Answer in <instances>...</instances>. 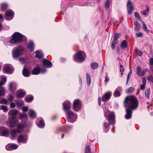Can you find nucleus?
Segmentation results:
<instances>
[{
  "label": "nucleus",
  "mask_w": 153,
  "mask_h": 153,
  "mask_svg": "<svg viewBox=\"0 0 153 153\" xmlns=\"http://www.w3.org/2000/svg\"><path fill=\"white\" fill-rule=\"evenodd\" d=\"M138 105V101L134 96H131L127 97L125 99L124 106L126 108V114L125 117L126 119H129L131 117L132 111L136 109Z\"/></svg>",
  "instance_id": "nucleus-1"
},
{
  "label": "nucleus",
  "mask_w": 153,
  "mask_h": 153,
  "mask_svg": "<svg viewBox=\"0 0 153 153\" xmlns=\"http://www.w3.org/2000/svg\"><path fill=\"white\" fill-rule=\"evenodd\" d=\"M63 105L65 112L68 113V121L71 123L74 122L76 120L77 116L76 114H74L73 112L70 111V102L68 100L64 102Z\"/></svg>",
  "instance_id": "nucleus-2"
},
{
  "label": "nucleus",
  "mask_w": 153,
  "mask_h": 153,
  "mask_svg": "<svg viewBox=\"0 0 153 153\" xmlns=\"http://www.w3.org/2000/svg\"><path fill=\"white\" fill-rule=\"evenodd\" d=\"M25 39L26 38L24 35L19 33L15 32L12 35L10 42L12 44L16 43Z\"/></svg>",
  "instance_id": "nucleus-3"
},
{
  "label": "nucleus",
  "mask_w": 153,
  "mask_h": 153,
  "mask_svg": "<svg viewBox=\"0 0 153 153\" xmlns=\"http://www.w3.org/2000/svg\"><path fill=\"white\" fill-rule=\"evenodd\" d=\"M17 114V111L15 110L10 111L9 112V114L11 116V120L9 123L10 127H13L16 126L17 120L15 118Z\"/></svg>",
  "instance_id": "nucleus-4"
},
{
  "label": "nucleus",
  "mask_w": 153,
  "mask_h": 153,
  "mask_svg": "<svg viewBox=\"0 0 153 153\" xmlns=\"http://www.w3.org/2000/svg\"><path fill=\"white\" fill-rule=\"evenodd\" d=\"M24 51L23 47L19 46L14 48L12 51V55L14 59L17 58L23 55Z\"/></svg>",
  "instance_id": "nucleus-5"
},
{
  "label": "nucleus",
  "mask_w": 153,
  "mask_h": 153,
  "mask_svg": "<svg viewBox=\"0 0 153 153\" xmlns=\"http://www.w3.org/2000/svg\"><path fill=\"white\" fill-rule=\"evenodd\" d=\"M85 59V54L83 51H79L74 55V61L78 62H82L84 61Z\"/></svg>",
  "instance_id": "nucleus-6"
},
{
  "label": "nucleus",
  "mask_w": 153,
  "mask_h": 153,
  "mask_svg": "<svg viewBox=\"0 0 153 153\" xmlns=\"http://www.w3.org/2000/svg\"><path fill=\"white\" fill-rule=\"evenodd\" d=\"M104 116L109 122L110 124L113 123L115 119V114L113 112H111L109 110L104 111Z\"/></svg>",
  "instance_id": "nucleus-7"
},
{
  "label": "nucleus",
  "mask_w": 153,
  "mask_h": 153,
  "mask_svg": "<svg viewBox=\"0 0 153 153\" xmlns=\"http://www.w3.org/2000/svg\"><path fill=\"white\" fill-rule=\"evenodd\" d=\"M46 70L45 68L41 69L39 66H37L34 68L32 71V73L33 74L38 75L40 73H44L46 72Z\"/></svg>",
  "instance_id": "nucleus-8"
},
{
  "label": "nucleus",
  "mask_w": 153,
  "mask_h": 153,
  "mask_svg": "<svg viewBox=\"0 0 153 153\" xmlns=\"http://www.w3.org/2000/svg\"><path fill=\"white\" fill-rule=\"evenodd\" d=\"M81 107V103L78 99L75 100L74 102L73 109L76 111H79Z\"/></svg>",
  "instance_id": "nucleus-9"
},
{
  "label": "nucleus",
  "mask_w": 153,
  "mask_h": 153,
  "mask_svg": "<svg viewBox=\"0 0 153 153\" xmlns=\"http://www.w3.org/2000/svg\"><path fill=\"white\" fill-rule=\"evenodd\" d=\"M6 19L8 21L11 20L14 17V13L12 10H7L5 13Z\"/></svg>",
  "instance_id": "nucleus-10"
},
{
  "label": "nucleus",
  "mask_w": 153,
  "mask_h": 153,
  "mask_svg": "<svg viewBox=\"0 0 153 153\" xmlns=\"http://www.w3.org/2000/svg\"><path fill=\"white\" fill-rule=\"evenodd\" d=\"M27 136L26 135H20L18 137L17 140L18 142L25 143L27 142Z\"/></svg>",
  "instance_id": "nucleus-11"
},
{
  "label": "nucleus",
  "mask_w": 153,
  "mask_h": 153,
  "mask_svg": "<svg viewBox=\"0 0 153 153\" xmlns=\"http://www.w3.org/2000/svg\"><path fill=\"white\" fill-rule=\"evenodd\" d=\"M126 7L128 14L131 15L132 13V11L134 9L133 3L131 0H128Z\"/></svg>",
  "instance_id": "nucleus-12"
},
{
  "label": "nucleus",
  "mask_w": 153,
  "mask_h": 153,
  "mask_svg": "<svg viewBox=\"0 0 153 153\" xmlns=\"http://www.w3.org/2000/svg\"><path fill=\"white\" fill-rule=\"evenodd\" d=\"M3 71L6 73L10 74L12 73L13 72L11 66L10 65L4 66Z\"/></svg>",
  "instance_id": "nucleus-13"
},
{
  "label": "nucleus",
  "mask_w": 153,
  "mask_h": 153,
  "mask_svg": "<svg viewBox=\"0 0 153 153\" xmlns=\"http://www.w3.org/2000/svg\"><path fill=\"white\" fill-rule=\"evenodd\" d=\"M112 93L108 92L104 94L102 97V100L103 101H105L108 100L111 96Z\"/></svg>",
  "instance_id": "nucleus-14"
},
{
  "label": "nucleus",
  "mask_w": 153,
  "mask_h": 153,
  "mask_svg": "<svg viewBox=\"0 0 153 153\" xmlns=\"http://www.w3.org/2000/svg\"><path fill=\"white\" fill-rule=\"evenodd\" d=\"M122 87L120 86L118 87L115 90L113 94L114 96L116 97H119L120 95V92L122 91Z\"/></svg>",
  "instance_id": "nucleus-15"
},
{
  "label": "nucleus",
  "mask_w": 153,
  "mask_h": 153,
  "mask_svg": "<svg viewBox=\"0 0 153 153\" xmlns=\"http://www.w3.org/2000/svg\"><path fill=\"white\" fill-rule=\"evenodd\" d=\"M43 65L47 68H50L52 66V63L50 61L45 59H43L42 61Z\"/></svg>",
  "instance_id": "nucleus-16"
},
{
  "label": "nucleus",
  "mask_w": 153,
  "mask_h": 153,
  "mask_svg": "<svg viewBox=\"0 0 153 153\" xmlns=\"http://www.w3.org/2000/svg\"><path fill=\"white\" fill-rule=\"evenodd\" d=\"M34 45L33 42L30 41L28 42L27 45V47L28 49L30 51L33 52L34 51Z\"/></svg>",
  "instance_id": "nucleus-17"
},
{
  "label": "nucleus",
  "mask_w": 153,
  "mask_h": 153,
  "mask_svg": "<svg viewBox=\"0 0 153 153\" xmlns=\"http://www.w3.org/2000/svg\"><path fill=\"white\" fill-rule=\"evenodd\" d=\"M17 132L16 129H11L10 130V133L11 136V139L15 138L16 136Z\"/></svg>",
  "instance_id": "nucleus-18"
},
{
  "label": "nucleus",
  "mask_w": 153,
  "mask_h": 153,
  "mask_svg": "<svg viewBox=\"0 0 153 153\" xmlns=\"http://www.w3.org/2000/svg\"><path fill=\"white\" fill-rule=\"evenodd\" d=\"M36 55L35 57L38 58L39 59L42 58L43 56V54L42 52L39 51H37L36 52Z\"/></svg>",
  "instance_id": "nucleus-19"
},
{
  "label": "nucleus",
  "mask_w": 153,
  "mask_h": 153,
  "mask_svg": "<svg viewBox=\"0 0 153 153\" xmlns=\"http://www.w3.org/2000/svg\"><path fill=\"white\" fill-rule=\"evenodd\" d=\"M25 94V93L22 90H19L16 94V97L17 98H21L23 97Z\"/></svg>",
  "instance_id": "nucleus-20"
},
{
  "label": "nucleus",
  "mask_w": 153,
  "mask_h": 153,
  "mask_svg": "<svg viewBox=\"0 0 153 153\" xmlns=\"http://www.w3.org/2000/svg\"><path fill=\"white\" fill-rule=\"evenodd\" d=\"M23 75L25 77H28L30 75V72L27 68H24L22 71Z\"/></svg>",
  "instance_id": "nucleus-21"
},
{
  "label": "nucleus",
  "mask_w": 153,
  "mask_h": 153,
  "mask_svg": "<svg viewBox=\"0 0 153 153\" xmlns=\"http://www.w3.org/2000/svg\"><path fill=\"white\" fill-rule=\"evenodd\" d=\"M29 114L31 118H34L36 117V112L32 110H29Z\"/></svg>",
  "instance_id": "nucleus-22"
},
{
  "label": "nucleus",
  "mask_w": 153,
  "mask_h": 153,
  "mask_svg": "<svg viewBox=\"0 0 153 153\" xmlns=\"http://www.w3.org/2000/svg\"><path fill=\"white\" fill-rule=\"evenodd\" d=\"M134 25L135 26V27L134 30L135 31H138L140 29V25L137 22L135 21L134 23Z\"/></svg>",
  "instance_id": "nucleus-23"
},
{
  "label": "nucleus",
  "mask_w": 153,
  "mask_h": 153,
  "mask_svg": "<svg viewBox=\"0 0 153 153\" xmlns=\"http://www.w3.org/2000/svg\"><path fill=\"white\" fill-rule=\"evenodd\" d=\"M86 78L87 85H89L91 82V77L90 75L88 73L86 74Z\"/></svg>",
  "instance_id": "nucleus-24"
},
{
  "label": "nucleus",
  "mask_w": 153,
  "mask_h": 153,
  "mask_svg": "<svg viewBox=\"0 0 153 153\" xmlns=\"http://www.w3.org/2000/svg\"><path fill=\"white\" fill-rule=\"evenodd\" d=\"M127 43L126 41L123 40L121 43L120 47L122 49L125 48L127 46Z\"/></svg>",
  "instance_id": "nucleus-25"
},
{
  "label": "nucleus",
  "mask_w": 153,
  "mask_h": 153,
  "mask_svg": "<svg viewBox=\"0 0 153 153\" xmlns=\"http://www.w3.org/2000/svg\"><path fill=\"white\" fill-rule=\"evenodd\" d=\"M91 66L92 69H97L99 65L97 62H93L91 64Z\"/></svg>",
  "instance_id": "nucleus-26"
},
{
  "label": "nucleus",
  "mask_w": 153,
  "mask_h": 153,
  "mask_svg": "<svg viewBox=\"0 0 153 153\" xmlns=\"http://www.w3.org/2000/svg\"><path fill=\"white\" fill-rule=\"evenodd\" d=\"M33 100V96H27L25 98L26 101L27 102H30Z\"/></svg>",
  "instance_id": "nucleus-27"
},
{
  "label": "nucleus",
  "mask_w": 153,
  "mask_h": 153,
  "mask_svg": "<svg viewBox=\"0 0 153 153\" xmlns=\"http://www.w3.org/2000/svg\"><path fill=\"white\" fill-rule=\"evenodd\" d=\"M134 88L132 87H130L126 90V92L127 93L131 94L134 91Z\"/></svg>",
  "instance_id": "nucleus-28"
},
{
  "label": "nucleus",
  "mask_w": 153,
  "mask_h": 153,
  "mask_svg": "<svg viewBox=\"0 0 153 153\" xmlns=\"http://www.w3.org/2000/svg\"><path fill=\"white\" fill-rule=\"evenodd\" d=\"M0 109L1 110H3V111L5 113L7 112L8 110L7 107L6 106L3 105H1L0 106Z\"/></svg>",
  "instance_id": "nucleus-29"
},
{
  "label": "nucleus",
  "mask_w": 153,
  "mask_h": 153,
  "mask_svg": "<svg viewBox=\"0 0 153 153\" xmlns=\"http://www.w3.org/2000/svg\"><path fill=\"white\" fill-rule=\"evenodd\" d=\"M145 95L146 97L149 99V98L150 95V88H149L148 89H147L145 91Z\"/></svg>",
  "instance_id": "nucleus-30"
},
{
  "label": "nucleus",
  "mask_w": 153,
  "mask_h": 153,
  "mask_svg": "<svg viewBox=\"0 0 153 153\" xmlns=\"http://www.w3.org/2000/svg\"><path fill=\"white\" fill-rule=\"evenodd\" d=\"M7 81V79L4 77H2L0 81V86L3 85Z\"/></svg>",
  "instance_id": "nucleus-31"
},
{
  "label": "nucleus",
  "mask_w": 153,
  "mask_h": 153,
  "mask_svg": "<svg viewBox=\"0 0 153 153\" xmlns=\"http://www.w3.org/2000/svg\"><path fill=\"white\" fill-rule=\"evenodd\" d=\"M44 122L43 120H41L39 122V123L37 124V126L40 128L43 127L44 126Z\"/></svg>",
  "instance_id": "nucleus-32"
},
{
  "label": "nucleus",
  "mask_w": 153,
  "mask_h": 153,
  "mask_svg": "<svg viewBox=\"0 0 153 153\" xmlns=\"http://www.w3.org/2000/svg\"><path fill=\"white\" fill-rule=\"evenodd\" d=\"M118 43L117 41L114 40L112 42L111 44V47L113 50H114L115 48V45Z\"/></svg>",
  "instance_id": "nucleus-33"
},
{
  "label": "nucleus",
  "mask_w": 153,
  "mask_h": 153,
  "mask_svg": "<svg viewBox=\"0 0 153 153\" xmlns=\"http://www.w3.org/2000/svg\"><path fill=\"white\" fill-rule=\"evenodd\" d=\"M15 84L13 82L10 83L9 85V89L10 91H12L15 88Z\"/></svg>",
  "instance_id": "nucleus-34"
},
{
  "label": "nucleus",
  "mask_w": 153,
  "mask_h": 153,
  "mask_svg": "<svg viewBox=\"0 0 153 153\" xmlns=\"http://www.w3.org/2000/svg\"><path fill=\"white\" fill-rule=\"evenodd\" d=\"M5 93V89L3 87H0V97H1Z\"/></svg>",
  "instance_id": "nucleus-35"
},
{
  "label": "nucleus",
  "mask_w": 153,
  "mask_h": 153,
  "mask_svg": "<svg viewBox=\"0 0 153 153\" xmlns=\"http://www.w3.org/2000/svg\"><path fill=\"white\" fill-rule=\"evenodd\" d=\"M23 127V125L21 124H19L17 125V129L16 130L17 132L19 133L21 132L22 127Z\"/></svg>",
  "instance_id": "nucleus-36"
},
{
  "label": "nucleus",
  "mask_w": 153,
  "mask_h": 153,
  "mask_svg": "<svg viewBox=\"0 0 153 153\" xmlns=\"http://www.w3.org/2000/svg\"><path fill=\"white\" fill-rule=\"evenodd\" d=\"M7 4L4 3L2 4L1 5V10L3 11L4 10L7 9Z\"/></svg>",
  "instance_id": "nucleus-37"
},
{
  "label": "nucleus",
  "mask_w": 153,
  "mask_h": 153,
  "mask_svg": "<svg viewBox=\"0 0 153 153\" xmlns=\"http://www.w3.org/2000/svg\"><path fill=\"white\" fill-rule=\"evenodd\" d=\"M143 52L141 51H139L138 50H136V55L137 56H141L143 54Z\"/></svg>",
  "instance_id": "nucleus-38"
},
{
  "label": "nucleus",
  "mask_w": 153,
  "mask_h": 153,
  "mask_svg": "<svg viewBox=\"0 0 153 153\" xmlns=\"http://www.w3.org/2000/svg\"><path fill=\"white\" fill-rule=\"evenodd\" d=\"M71 127L69 126H67L66 127H64L61 128V129L64 131L65 132H67L68 131V129H70L71 128Z\"/></svg>",
  "instance_id": "nucleus-39"
},
{
  "label": "nucleus",
  "mask_w": 153,
  "mask_h": 153,
  "mask_svg": "<svg viewBox=\"0 0 153 153\" xmlns=\"http://www.w3.org/2000/svg\"><path fill=\"white\" fill-rule=\"evenodd\" d=\"M120 33H116L114 35V40L116 41H117V39L120 37Z\"/></svg>",
  "instance_id": "nucleus-40"
},
{
  "label": "nucleus",
  "mask_w": 153,
  "mask_h": 153,
  "mask_svg": "<svg viewBox=\"0 0 153 153\" xmlns=\"http://www.w3.org/2000/svg\"><path fill=\"white\" fill-rule=\"evenodd\" d=\"M143 30L147 33H148L149 30L147 29L146 24L144 22H143Z\"/></svg>",
  "instance_id": "nucleus-41"
},
{
  "label": "nucleus",
  "mask_w": 153,
  "mask_h": 153,
  "mask_svg": "<svg viewBox=\"0 0 153 153\" xmlns=\"http://www.w3.org/2000/svg\"><path fill=\"white\" fill-rule=\"evenodd\" d=\"M134 16L135 18H137L139 20L141 21V19L139 14L137 12H135L134 13Z\"/></svg>",
  "instance_id": "nucleus-42"
},
{
  "label": "nucleus",
  "mask_w": 153,
  "mask_h": 153,
  "mask_svg": "<svg viewBox=\"0 0 153 153\" xmlns=\"http://www.w3.org/2000/svg\"><path fill=\"white\" fill-rule=\"evenodd\" d=\"M148 69H145L142 70L140 73L139 76H143L148 71Z\"/></svg>",
  "instance_id": "nucleus-43"
},
{
  "label": "nucleus",
  "mask_w": 153,
  "mask_h": 153,
  "mask_svg": "<svg viewBox=\"0 0 153 153\" xmlns=\"http://www.w3.org/2000/svg\"><path fill=\"white\" fill-rule=\"evenodd\" d=\"M147 79L148 81L153 83V76L151 75L147 77Z\"/></svg>",
  "instance_id": "nucleus-44"
},
{
  "label": "nucleus",
  "mask_w": 153,
  "mask_h": 153,
  "mask_svg": "<svg viewBox=\"0 0 153 153\" xmlns=\"http://www.w3.org/2000/svg\"><path fill=\"white\" fill-rule=\"evenodd\" d=\"M90 147L86 146L85 149V153H91Z\"/></svg>",
  "instance_id": "nucleus-45"
},
{
  "label": "nucleus",
  "mask_w": 153,
  "mask_h": 153,
  "mask_svg": "<svg viewBox=\"0 0 153 153\" xmlns=\"http://www.w3.org/2000/svg\"><path fill=\"white\" fill-rule=\"evenodd\" d=\"M110 1L107 0L105 2V8H107L109 7L110 4Z\"/></svg>",
  "instance_id": "nucleus-46"
},
{
  "label": "nucleus",
  "mask_w": 153,
  "mask_h": 153,
  "mask_svg": "<svg viewBox=\"0 0 153 153\" xmlns=\"http://www.w3.org/2000/svg\"><path fill=\"white\" fill-rule=\"evenodd\" d=\"M120 72H121V75H122L123 74V72L124 71V68L123 67V66L122 65H120Z\"/></svg>",
  "instance_id": "nucleus-47"
},
{
  "label": "nucleus",
  "mask_w": 153,
  "mask_h": 153,
  "mask_svg": "<svg viewBox=\"0 0 153 153\" xmlns=\"http://www.w3.org/2000/svg\"><path fill=\"white\" fill-rule=\"evenodd\" d=\"M11 150L12 149H16L18 147V146L16 144H13L10 146Z\"/></svg>",
  "instance_id": "nucleus-48"
},
{
  "label": "nucleus",
  "mask_w": 153,
  "mask_h": 153,
  "mask_svg": "<svg viewBox=\"0 0 153 153\" xmlns=\"http://www.w3.org/2000/svg\"><path fill=\"white\" fill-rule=\"evenodd\" d=\"M141 70V68L139 66H138L137 67V74L138 75H139L140 73V71Z\"/></svg>",
  "instance_id": "nucleus-49"
},
{
  "label": "nucleus",
  "mask_w": 153,
  "mask_h": 153,
  "mask_svg": "<svg viewBox=\"0 0 153 153\" xmlns=\"http://www.w3.org/2000/svg\"><path fill=\"white\" fill-rule=\"evenodd\" d=\"M149 9L148 7H147L146 9L143 12V14L144 15H146L149 12Z\"/></svg>",
  "instance_id": "nucleus-50"
},
{
  "label": "nucleus",
  "mask_w": 153,
  "mask_h": 153,
  "mask_svg": "<svg viewBox=\"0 0 153 153\" xmlns=\"http://www.w3.org/2000/svg\"><path fill=\"white\" fill-rule=\"evenodd\" d=\"M20 118L21 119H23L24 118L27 117V115L26 114H22L20 115Z\"/></svg>",
  "instance_id": "nucleus-51"
},
{
  "label": "nucleus",
  "mask_w": 153,
  "mask_h": 153,
  "mask_svg": "<svg viewBox=\"0 0 153 153\" xmlns=\"http://www.w3.org/2000/svg\"><path fill=\"white\" fill-rule=\"evenodd\" d=\"M14 98V97L11 95H10L8 98V100L10 102L12 101Z\"/></svg>",
  "instance_id": "nucleus-52"
},
{
  "label": "nucleus",
  "mask_w": 153,
  "mask_h": 153,
  "mask_svg": "<svg viewBox=\"0 0 153 153\" xmlns=\"http://www.w3.org/2000/svg\"><path fill=\"white\" fill-rule=\"evenodd\" d=\"M19 61L22 63H24L26 62V59L23 58H22L19 59Z\"/></svg>",
  "instance_id": "nucleus-53"
},
{
  "label": "nucleus",
  "mask_w": 153,
  "mask_h": 153,
  "mask_svg": "<svg viewBox=\"0 0 153 153\" xmlns=\"http://www.w3.org/2000/svg\"><path fill=\"white\" fill-rule=\"evenodd\" d=\"M7 101L6 100H2L0 101V104H6L7 103Z\"/></svg>",
  "instance_id": "nucleus-54"
},
{
  "label": "nucleus",
  "mask_w": 153,
  "mask_h": 153,
  "mask_svg": "<svg viewBox=\"0 0 153 153\" xmlns=\"http://www.w3.org/2000/svg\"><path fill=\"white\" fill-rule=\"evenodd\" d=\"M103 124L104 125V128H108L110 125L109 123H104Z\"/></svg>",
  "instance_id": "nucleus-55"
},
{
  "label": "nucleus",
  "mask_w": 153,
  "mask_h": 153,
  "mask_svg": "<svg viewBox=\"0 0 153 153\" xmlns=\"http://www.w3.org/2000/svg\"><path fill=\"white\" fill-rule=\"evenodd\" d=\"M132 73V70H130L128 74L127 78L130 79L131 75V74Z\"/></svg>",
  "instance_id": "nucleus-56"
},
{
  "label": "nucleus",
  "mask_w": 153,
  "mask_h": 153,
  "mask_svg": "<svg viewBox=\"0 0 153 153\" xmlns=\"http://www.w3.org/2000/svg\"><path fill=\"white\" fill-rule=\"evenodd\" d=\"M109 77L108 76H105V82L106 83H107L109 81Z\"/></svg>",
  "instance_id": "nucleus-57"
},
{
  "label": "nucleus",
  "mask_w": 153,
  "mask_h": 153,
  "mask_svg": "<svg viewBox=\"0 0 153 153\" xmlns=\"http://www.w3.org/2000/svg\"><path fill=\"white\" fill-rule=\"evenodd\" d=\"M6 149L7 150H11V147L9 145H7L6 146Z\"/></svg>",
  "instance_id": "nucleus-58"
},
{
  "label": "nucleus",
  "mask_w": 153,
  "mask_h": 153,
  "mask_svg": "<svg viewBox=\"0 0 153 153\" xmlns=\"http://www.w3.org/2000/svg\"><path fill=\"white\" fill-rule=\"evenodd\" d=\"M22 110L24 111H27L28 110V108L27 107L24 106L22 107Z\"/></svg>",
  "instance_id": "nucleus-59"
},
{
  "label": "nucleus",
  "mask_w": 153,
  "mask_h": 153,
  "mask_svg": "<svg viewBox=\"0 0 153 153\" xmlns=\"http://www.w3.org/2000/svg\"><path fill=\"white\" fill-rule=\"evenodd\" d=\"M146 79L145 78H143L142 79L143 84L146 85Z\"/></svg>",
  "instance_id": "nucleus-60"
},
{
  "label": "nucleus",
  "mask_w": 153,
  "mask_h": 153,
  "mask_svg": "<svg viewBox=\"0 0 153 153\" xmlns=\"http://www.w3.org/2000/svg\"><path fill=\"white\" fill-rule=\"evenodd\" d=\"M136 35L137 37H140L142 36L143 34L141 33H138L136 34Z\"/></svg>",
  "instance_id": "nucleus-61"
},
{
  "label": "nucleus",
  "mask_w": 153,
  "mask_h": 153,
  "mask_svg": "<svg viewBox=\"0 0 153 153\" xmlns=\"http://www.w3.org/2000/svg\"><path fill=\"white\" fill-rule=\"evenodd\" d=\"M16 106L15 104L13 102H11L10 103V107L12 108H13Z\"/></svg>",
  "instance_id": "nucleus-62"
},
{
  "label": "nucleus",
  "mask_w": 153,
  "mask_h": 153,
  "mask_svg": "<svg viewBox=\"0 0 153 153\" xmlns=\"http://www.w3.org/2000/svg\"><path fill=\"white\" fill-rule=\"evenodd\" d=\"M145 85H142L140 86V89L142 90H143L145 88Z\"/></svg>",
  "instance_id": "nucleus-63"
},
{
  "label": "nucleus",
  "mask_w": 153,
  "mask_h": 153,
  "mask_svg": "<svg viewBox=\"0 0 153 153\" xmlns=\"http://www.w3.org/2000/svg\"><path fill=\"white\" fill-rule=\"evenodd\" d=\"M149 63L151 65H153V58H151L149 61Z\"/></svg>",
  "instance_id": "nucleus-64"
}]
</instances>
